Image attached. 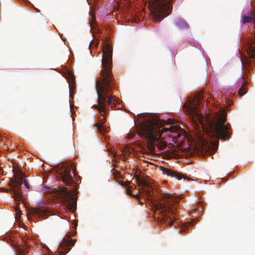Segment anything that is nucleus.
<instances>
[{"mask_svg": "<svg viewBox=\"0 0 255 255\" xmlns=\"http://www.w3.org/2000/svg\"><path fill=\"white\" fill-rule=\"evenodd\" d=\"M102 65L103 69L100 72L101 80L95 82L98 104L93 106L101 115L100 123H96L94 125L101 132L103 131V124L106 118V105L115 106L117 103L116 96L112 93L114 88V78L112 72V51L109 45H106L103 49Z\"/></svg>", "mask_w": 255, "mask_h": 255, "instance_id": "f257e3e1", "label": "nucleus"}, {"mask_svg": "<svg viewBox=\"0 0 255 255\" xmlns=\"http://www.w3.org/2000/svg\"><path fill=\"white\" fill-rule=\"evenodd\" d=\"M61 170L60 177L66 187L52 190L49 198L53 202H58V205L54 207H60L61 206L77 207V184L73 179L75 176V169L70 165L62 166Z\"/></svg>", "mask_w": 255, "mask_h": 255, "instance_id": "f03ea898", "label": "nucleus"}, {"mask_svg": "<svg viewBox=\"0 0 255 255\" xmlns=\"http://www.w3.org/2000/svg\"><path fill=\"white\" fill-rule=\"evenodd\" d=\"M163 122L155 118L148 119L142 125L138 134L145 138L149 142L150 148H154L155 145L160 150H163L167 146V142L161 140L162 135H171L168 132L177 133L179 127L177 126H170L169 128H162Z\"/></svg>", "mask_w": 255, "mask_h": 255, "instance_id": "7ed1b4c3", "label": "nucleus"}, {"mask_svg": "<svg viewBox=\"0 0 255 255\" xmlns=\"http://www.w3.org/2000/svg\"><path fill=\"white\" fill-rule=\"evenodd\" d=\"M227 114L223 110H220L215 118L209 122V128L218 139L228 140L231 138L232 132L230 124L225 123L227 120Z\"/></svg>", "mask_w": 255, "mask_h": 255, "instance_id": "20e7f679", "label": "nucleus"}, {"mask_svg": "<svg viewBox=\"0 0 255 255\" xmlns=\"http://www.w3.org/2000/svg\"><path fill=\"white\" fill-rule=\"evenodd\" d=\"M172 0H155L151 11L153 18L160 21L170 13L172 8Z\"/></svg>", "mask_w": 255, "mask_h": 255, "instance_id": "39448f33", "label": "nucleus"}, {"mask_svg": "<svg viewBox=\"0 0 255 255\" xmlns=\"http://www.w3.org/2000/svg\"><path fill=\"white\" fill-rule=\"evenodd\" d=\"M21 185L19 181L13 179H11L9 184L15 203V206L14 205V207H28L26 201L20 192Z\"/></svg>", "mask_w": 255, "mask_h": 255, "instance_id": "423d86ee", "label": "nucleus"}, {"mask_svg": "<svg viewBox=\"0 0 255 255\" xmlns=\"http://www.w3.org/2000/svg\"><path fill=\"white\" fill-rule=\"evenodd\" d=\"M173 208H151L155 213L158 212V214H160L161 219L164 221L167 225L170 227L174 225V222L177 220L175 213Z\"/></svg>", "mask_w": 255, "mask_h": 255, "instance_id": "0eeeda50", "label": "nucleus"}, {"mask_svg": "<svg viewBox=\"0 0 255 255\" xmlns=\"http://www.w3.org/2000/svg\"><path fill=\"white\" fill-rule=\"evenodd\" d=\"M161 197L163 205L160 207H172L173 206H182L181 199L175 195L164 192Z\"/></svg>", "mask_w": 255, "mask_h": 255, "instance_id": "6e6552de", "label": "nucleus"}, {"mask_svg": "<svg viewBox=\"0 0 255 255\" xmlns=\"http://www.w3.org/2000/svg\"><path fill=\"white\" fill-rule=\"evenodd\" d=\"M201 97L200 94L196 95L193 101H189L188 104H185L183 108L193 117H198L199 115L198 106L200 103Z\"/></svg>", "mask_w": 255, "mask_h": 255, "instance_id": "1a4fd4ad", "label": "nucleus"}, {"mask_svg": "<svg viewBox=\"0 0 255 255\" xmlns=\"http://www.w3.org/2000/svg\"><path fill=\"white\" fill-rule=\"evenodd\" d=\"M76 242V239H70V235L67 234L60 244L61 251L59 255H64L68 253L70 251L71 247L74 246Z\"/></svg>", "mask_w": 255, "mask_h": 255, "instance_id": "9d476101", "label": "nucleus"}, {"mask_svg": "<svg viewBox=\"0 0 255 255\" xmlns=\"http://www.w3.org/2000/svg\"><path fill=\"white\" fill-rule=\"evenodd\" d=\"M26 216L30 218L32 216L46 218L50 215L49 208H26Z\"/></svg>", "mask_w": 255, "mask_h": 255, "instance_id": "9b49d317", "label": "nucleus"}, {"mask_svg": "<svg viewBox=\"0 0 255 255\" xmlns=\"http://www.w3.org/2000/svg\"><path fill=\"white\" fill-rule=\"evenodd\" d=\"M163 172L164 173L167 174V176H170L172 177H175L178 180L183 178L182 174L177 171L172 170L170 169L165 168L163 170Z\"/></svg>", "mask_w": 255, "mask_h": 255, "instance_id": "f8f14e48", "label": "nucleus"}, {"mask_svg": "<svg viewBox=\"0 0 255 255\" xmlns=\"http://www.w3.org/2000/svg\"><path fill=\"white\" fill-rule=\"evenodd\" d=\"M66 78L69 84L70 94L71 95V85L75 83L74 75L71 72H68Z\"/></svg>", "mask_w": 255, "mask_h": 255, "instance_id": "ddd939ff", "label": "nucleus"}, {"mask_svg": "<svg viewBox=\"0 0 255 255\" xmlns=\"http://www.w3.org/2000/svg\"><path fill=\"white\" fill-rule=\"evenodd\" d=\"M177 26L181 28H189V25L183 19H179L177 20L176 22Z\"/></svg>", "mask_w": 255, "mask_h": 255, "instance_id": "4468645a", "label": "nucleus"}, {"mask_svg": "<svg viewBox=\"0 0 255 255\" xmlns=\"http://www.w3.org/2000/svg\"><path fill=\"white\" fill-rule=\"evenodd\" d=\"M254 20V18L251 16L244 15L242 17V23L245 24L246 23H251Z\"/></svg>", "mask_w": 255, "mask_h": 255, "instance_id": "2eb2a0df", "label": "nucleus"}, {"mask_svg": "<svg viewBox=\"0 0 255 255\" xmlns=\"http://www.w3.org/2000/svg\"><path fill=\"white\" fill-rule=\"evenodd\" d=\"M127 194L131 196L134 197L137 200H139L140 202H141L140 201V197H139V196L137 193H135L134 194H133L132 193L131 190L130 189H127Z\"/></svg>", "mask_w": 255, "mask_h": 255, "instance_id": "dca6fc26", "label": "nucleus"}, {"mask_svg": "<svg viewBox=\"0 0 255 255\" xmlns=\"http://www.w3.org/2000/svg\"><path fill=\"white\" fill-rule=\"evenodd\" d=\"M242 86L239 89V94L241 96H243L246 93V89L244 87V81H242Z\"/></svg>", "mask_w": 255, "mask_h": 255, "instance_id": "f3484780", "label": "nucleus"}, {"mask_svg": "<svg viewBox=\"0 0 255 255\" xmlns=\"http://www.w3.org/2000/svg\"><path fill=\"white\" fill-rule=\"evenodd\" d=\"M17 176V178H16L14 180L19 181L20 183L22 184L23 180L25 179L24 178V175L22 172H19Z\"/></svg>", "mask_w": 255, "mask_h": 255, "instance_id": "a211bd4d", "label": "nucleus"}, {"mask_svg": "<svg viewBox=\"0 0 255 255\" xmlns=\"http://www.w3.org/2000/svg\"><path fill=\"white\" fill-rule=\"evenodd\" d=\"M167 154L169 158H175L177 156L175 150L169 151Z\"/></svg>", "mask_w": 255, "mask_h": 255, "instance_id": "6ab92c4d", "label": "nucleus"}, {"mask_svg": "<svg viewBox=\"0 0 255 255\" xmlns=\"http://www.w3.org/2000/svg\"><path fill=\"white\" fill-rule=\"evenodd\" d=\"M14 209H15V214H16L15 219L16 220H18V219L21 216V212L20 210V208H14Z\"/></svg>", "mask_w": 255, "mask_h": 255, "instance_id": "aec40b11", "label": "nucleus"}, {"mask_svg": "<svg viewBox=\"0 0 255 255\" xmlns=\"http://www.w3.org/2000/svg\"><path fill=\"white\" fill-rule=\"evenodd\" d=\"M95 21H96V17L95 15H92V21L91 22L90 25L92 28H95Z\"/></svg>", "mask_w": 255, "mask_h": 255, "instance_id": "412c9836", "label": "nucleus"}, {"mask_svg": "<svg viewBox=\"0 0 255 255\" xmlns=\"http://www.w3.org/2000/svg\"><path fill=\"white\" fill-rule=\"evenodd\" d=\"M17 255H26L23 249H19L17 251Z\"/></svg>", "mask_w": 255, "mask_h": 255, "instance_id": "4be33fe9", "label": "nucleus"}, {"mask_svg": "<svg viewBox=\"0 0 255 255\" xmlns=\"http://www.w3.org/2000/svg\"><path fill=\"white\" fill-rule=\"evenodd\" d=\"M23 183L24 184L26 188L28 189L29 188V185L26 179L23 180Z\"/></svg>", "mask_w": 255, "mask_h": 255, "instance_id": "5701e85b", "label": "nucleus"}, {"mask_svg": "<svg viewBox=\"0 0 255 255\" xmlns=\"http://www.w3.org/2000/svg\"><path fill=\"white\" fill-rule=\"evenodd\" d=\"M0 192H7L8 191V189H7L6 188H0Z\"/></svg>", "mask_w": 255, "mask_h": 255, "instance_id": "b1692460", "label": "nucleus"}, {"mask_svg": "<svg viewBox=\"0 0 255 255\" xmlns=\"http://www.w3.org/2000/svg\"><path fill=\"white\" fill-rule=\"evenodd\" d=\"M142 183L143 184V186L144 187H147V188H149V187L150 188L151 187L150 186V185L147 184L146 183H145V182H142Z\"/></svg>", "mask_w": 255, "mask_h": 255, "instance_id": "393cba45", "label": "nucleus"}, {"mask_svg": "<svg viewBox=\"0 0 255 255\" xmlns=\"http://www.w3.org/2000/svg\"><path fill=\"white\" fill-rule=\"evenodd\" d=\"M146 194L148 196V197L151 196V192L149 190H145Z\"/></svg>", "mask_w": 255, "mask_h": 255, "instance_id": "a878e982", "label": "nucleus"}, {"mask_svg": "<svg viewBox=\"0 0 255 255\" xmlns=\"http://www.w3.org/2000/svg\"><path fill=\"white\" fill-rule=\"evenodd\" d=\"M42 205H41V206H40V204H38V206H39V207H42L43 206H44L45 205V203H42Z\"/></svg>", "mask_w": 255, "mask_h": 255, "instance_id": "bb28decb", "label": "nucleus"}, {"mask_svg": "<svg viewBox=\"0 0 255 255\" xmlns=\"http://www.w3.org/2000/svg\"><path fill=\"white\" fill-rule=\"evenodd\" d=\"M69 209H71L72 210V212H74V210H75L77 208H69Z\"/></svg>", "mask_w": 255, "mask_h": 255, "instance_id": "cd10ccee", "label": "nucleus"}, {"mask_svg": "<svg viewBox=\"0 0 255 255\" xmlns=\"http://www.w3.org/2000/svg\"><path fill=\"white\" fill-rule=\"evenodd\" d=\"M154 207L156 208V207H158V206H157V205H155V206H154Z\"/></svg>", "mask_w": 255, "mask_h": 255, "instance_id": "c85d7f7f", "label": "nucleus"}]
</instances>
